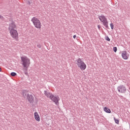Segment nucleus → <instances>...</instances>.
Returning <instances> with one entry per match:
<instances>
[{
	"instance_id": "nucleus-1",
	"label": "nucleus",
	"mask_w": 130,
	"mask_h": 130,
	"mask_svg": "<svg viewBox=\"0 0 130 130\" xmlns=\"http://www.w3.org/2000/svg\"><path fill=\"white\" fill-rule=\"evenodd\" d=\"M8 29L10 36L15 40H18L19 39V33H18V30H17V24L15 22H12L9 24Z\"/></svg>"
},
{
	"instance_id": "nucleus-2",
	"label": "nucleus",
	"mask_w": 130,
	"mask_h": 130,
	"mask_svg": "<svg viewBox=\"0 0 130 130\" xmlns=\"http://www.w3.org/2000/svg\"><path fill=\"white\" fill-rule=\"evenodd\" d=\"M21 61H22V64L23 66V71L27 72L28 71V68L30 66V59L27 57H21Z\"/></svg>"
},
{
	"instance_id": "nucleus-3",
	"label": "nucleus",
	"mask_w": 130,
	"mask_h": 130,
	"mask_svg": "<svg viewBox=\"0 0 130 130\" xmlns=\"http://www.w3.org/2000/svg\"><path fill=\"white\" fill-rule=\"evenodd\" d=\"M76 63L78 66V67L79 68L81 71H85V70H86L87 65H86V63H85V62L82 60V59L79 58L77 60Z\"/></svg>"
},
{
	"instance_id": "nucleus-4",
	"label": "nucleus",
	"mask_w": 130,
	"mask_h": 130,
	"mask_svg": "<svg viewBox=\"0 0 130 130\" xmlns=\"http://www.w3.org/2000/svg\"><path fill=\"white\" fill-rule=\"evenodd\" d=\"M31 21L32 22L35 28H37V29H41L42 25L41 24V22H40V20L38 18L34 17Z\"/></svg>"
},
{
	"instance_id": "nucleus-5",
	"label": "nucleus",
	"mask_w": 130,
	"mask_h": 130,
	"mask_svg": "<svg viewBox=\"0 0 130 130\" xmlns=\"http://www.w3.org/2000/svg\"><path fill=\"white\" fill-rule=\"evenodd\" d=\"M99 18L101 22H102L104 26H105L106 28H108V21H107L106 17H105L104 15H101L99 16Z\"/></svg>"
},
{
	"instance_id": "nucleus-6",
	"label": "nucleus",
	"mask_w": 130,
	"mask_h": 130,
	"mask_svg": "<svg viewBox=\"0 0 130 130\" xmlns=\"http://www.w3.org/2000/svg\"><path fill=\"white\" fill-rule=\"evenodd\" d=\"M121 55L122 58H123V59H124L125 60L128 59V57H129V54L127 53V52H126V51H122L121 52Z\"/></svg>"
},
{
	"instance_id": "nucleus-7",
	"label": "nucleus",
	"mask_w": 130,
	"mask_h": 130,
	"mask_svg": "<svg viewBox=\"0 0 130 130\" xmlns=\"http://www.w3.org/2000/svg\"><path fill=\"white\" fill-rule=\"evenodd\" d=\"M117 90L119 93H125L126 92V88L123 85H120L117 87Z\"/></svg>"
},
{
	"instance_id": "nucleus-8",
	"label": "nucleus",
	"mask_w": 130,
	"mask_h": 130,
	"mask_svg": "<svg viewBox=\"0 0 130 130\" xmlns=\"http://www.w3.org/2000/svg\"><path fill=\"white\" fill-rule=\"evenodd\" d=\"M50 99L52 100V101H53V102L55 103L56 105H58V101H59V97L58 96H54V95L53 94Z\"/></svg>"
},
{
	"instance_id": "nucleus-9",
	"label": "nucleus",
	"mask_w": 130,
	"mask_h": 130,
	"mask_svg": "<svg viewBox=\"0 0 130 130\" xmlns=\"http://www.w3.org/2000/svg\"><path fill=\"white\" fill-rule=\"evenodd\" d=\"M34 117H35V119L37 121H38V122L40 121V116L39 115V114H38V112H35L34 113Z\"/></svg>"
},
{
	"instance_id": "nucleus-10",
	"label": "nucleus",
	"mask_w": 130,
	"mask_h": 130,
	"mask_svg": "<svg viewBox=\"0 0 130 130\" xmlns=\"http://www.w3.org/2000/svg\"><path fill=\"white\" fill-rule=\"evenodd\" d=\"M26 96H27V99L28 101L30 102V103H32V102L34 101V97L33 96V95H30V94H26Z\"/></svg>"
},
{
	"instance_id": "nucleus-11",
	"label": "nucleus",
	"mask_w": 130,
	"mask_h": 130,
	"mask_svg": "<svg viewBox=\"0 0 130 130\" xmlns=\"http://www.w3.org/2000/svg\"><path fill=\"white\" fill-rule=\"evenodd\" d=\"M44 94L45 96H46L48 98H50V99H51V98L52 97V95H53L51 93L48 92L47 91H45Z\"/></svg>"
},
{
	"instance_id": "nucleus-12",
	"label": "nucleus",
	"mask_w": 130,
	"mask_h": 130,
	"mask_svg": "<svg viewBox=\"0 0 130 130\" xmlns=\"http://www.w3.org/2000/svg\"><path fill=\"white\" fill-rule=\"evenodd\" d=\"M104 111L107 113H111V110H110V109H109L107 107L104 108Z\"/></svg>"
},
{
	"instance_id": "nucleus-13",
	"label": "nucleus",
	"mask_w": 130,
	"mask_h": 130,
	"mask_svg": "<svg viewBox=\"0 0 130 130\" xmlns=\"http://www.w3.org/2000/svg\"><path fill=\"white\" fill-rule=\"evenodd\" d=\"M114 119L115 120V123H117V124H119V120L118 119H115V118H114Z\"/></svg>"
},
{
	"instance_id": "nucleus-14",
	"label": "nucleus",
	"mask_w": 130,
	"mask_h": 130,
	"mask_svg": "<svg viewBox=\"0 0 130 130\" xmlns=\"http://www.w3.org/2000/svg\"><path fill=\"white\" fill-rule=\"evenodd\" d=\"M11 75L12 77H15V76L17 75V73H14V72H12L11 73Z\"/></svg>"
},
{
	"instance_id": "nucleus-15",
	"label": "nucleus",
	"mask_w": 130,
	"mask_h": 130,
	"mask_svg": "<svg viewBox=\"0 0 130 130\" xmlns=\"http://www.w3.org/2000/svg\"><path fill=\"white\" fill-rule=\"evenodd\" d=\"M113 49L114 52H116L117 51V48L116 47H114Z\"/></svg>"
},
{
	"instance_id": "nucleus-16",
	"label": "nucleus",
	"mask_w": 130,
	"mask_h": 130,
	"mask_svg": "<svg viewBox=\"0 0 130 130\" xmlns=\"http://www.w3.org/2000/svg\"><path fill=\"white\" fill-rule=\"evenodd\" d=\"M110 27L111 29L113 30V29L114 28V25H113V23H110Z\"/></svg>"
},
{
	"instance_id": "nucleus-17",
	"label": "nucleus",
	"mask_w": 130,
	"mask_h": 130,
	"mask_svg": "<svg viewBox=\"0 0 130 130\" xmlns=\"http://www.w3.org/2000/svg\"><path fill=\"white\" fill-rule=\"evenodd\" d=\"M106 39L107 41H110V39L108 37H107Z\"/></svg>"
},
{
	"instance_id": "nucleus-18",
	"label": "nucleus",
	"mask_w": 130,
	"mask_h": 130,
	"mask_svg": "<svg viewBox=\"0 0 130 130\" xmlns=\"http://www.w3.org/2000/svg\"><path fill=\"white\" fill-rule=\"evenodd\" d=\"M98 29H100V28H101V26L99 25H98Z\"/></svg>"
},
{
	"instance_id": "nucleus-19",
	"label": "nucleus",
	"mask_w": 130,
	"mask_h": 130,
	"mask_svg": "<svg viewBox=\"0 0 130 130\" xmlns=\"http://www.w3.org/2000/svg\"><path fill=\"white\" fill-rule=\"evenodd\" d=\"M76 38H77V36H76V35L73 36V38L74 39H76Z\"/></svg>"
},
{
	"instance_id": "nucleus-20",
	"label": "nucleus",
	"mask_w": 130,
	"mask_h": 130,
	"mask_svg": "<svg viewBox=\"0 0 130 130\" xmlns=\"http://www.w3.org/2000/svg\"><path fill=\"white\" fill-rule=\"evenodd\" d=\"M0 19H4V17H3L1 15H0Z\"/></svg>"
},
{
	"instance_id": "nucleus-21",
	"label": "nucleus",
	"mask_w": 130,
	"mask_h": 130,
	"mask_svg": "<svg viewBox=\"0 0 130 130\" xmlns=\"http://www.w3.org/2000/svg\"><path fill=\"white\" fill-rule=\"evenodd\" d=\"M0 72H2V68H0Z\"/></svg>"
},
{
	"instance_id": "nucleus-22",
	"label": "nucleus",
	"mask_w": 130,
	"mask_h": 130,
	"mask_svg": "<svg viewBox=\"0 0 130 130\" xmlns=\"http://www.w3.org/2000/svg\"><path fill=\"white\" fill-rule=\"evenodd\" d=\"M39 47L40 48V47H41V45H39Z\"/></svg>"
},
{
	"instance_id": "nucleus-23",
	"label": "nucleus",
	"mask_w": 130,
	"mask_h": 130,
	"mask_svg": "<svg viewBox=\"0 0 130 130\" xmlns=\"http://www.w3.org/2000/svg\"><path fill=\"white\" fill-rule=\"evenodd\" d=\"M24 94H25V93H23V96H25Z\"/></svg>"
}]
</instances>
